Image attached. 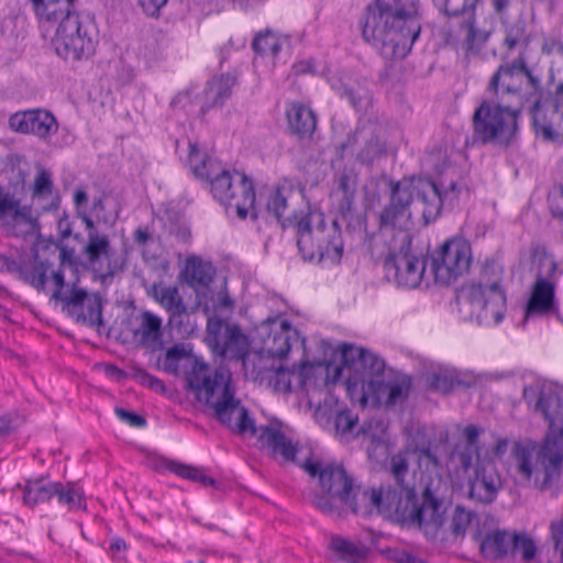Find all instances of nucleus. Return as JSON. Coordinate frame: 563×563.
I'll use <instances>...</instances> for the list:
<instances>
[{
	"label": "nucleus",
	"instance_id": "f257e3e1",
	"mask_svg": "<svg viewBox=\"0 0 563 563\" xmlns=\"http://www.w3.org/2000/svg\"><path fill=\"white\" fill-rule=\"evenodd\" d=\"M189 389L196 399L212 409L214 417L241 435L257 437L261 449L283 462H294L296 446L278 424L256 428L249 411L235 397L231 373L224 368L212 369L200 358H195L187 376Z\"/></svg>",
	"mask_w": 563,
	"mask_h": 563
},
{
	"label": "nucleus",
	"instance_id": "cd10ccee",
	"mask_svg": "<svg viewBox=\"0 0 563 563\" xmlns=\"http://www.w3.org/2000/svg\"><path fill=\"white\" fill-rule=\"evenodd\" d=\"M426 382L435 391L446 394L454 387H472L477 377L471 372H459L453 367L437 365L426 373Z\"/></svg>",
	"mask_w": 563,
	"mask_h": 563
},
{
	"label": "nucleus",
	"instance_id": "49530a36",
	"mask_svg": "<svg viewBox=\"0 0 563 563\" xmlns=\"http://www.w3.org/2000/svg\"><path fill=\"white\" fill-rule=\"evenodd\" d=\"M420 181L429 184L438 198L439 206L437 210V218L439 217L441 209L443 206L453 207L462 192V186L456 181H450V184L446 186L443 183L439 186L434 181L427 179V178H418Z\"/></svg>",
	"mask_w": 563,
	"mask_h": 563
},
{
	"label": "nucleus",
	"instance_id": "aec40b11",
	"mask_svg": "<svg viewBox=\"0 0 563 563\" xmlns=\"http://www.w3.org/2000/svg\"><path fill=\"white\" fill-rule=\"evenodd\" d=\"M79 218L84 222L87 232L82 249L87 265L100 276L112 275L114 271L112 263L114 251L109 236L101 232L86 213H80Z\"/></svg>",
	"mask_w": 563,
	"mask_h": 563
},
{
	"label": "nucleus",
	"instance_id": "412c9836",
	"mask_svg": "<svg viewBox=\"0 0 563 563\" xmlns=\"http://www.w3.org/2000/svg\"><path fill=\"white\" fill-rule=\"evenodd\" d=\"M411 389V379L407 376H398L384 382L369 379L366 387L362 386L360 404L362 406H386L391 407L402 404Z\"/></svg>",
	"mask_w": 563,
	"mask_h": 563
},
{
	"label": "nucleus",
	"instance_id": "1a4fd4ad",
	"mask_svg": "<svg viewBox=\"0 0 563 563\" xmlns=\"http://www.w3.org/2000/svg\"><path fill=\"white\" fill-rule=\"evenodd\" d=\"M539 87L540 78L528 68L520 55L497 68L489 78L484 96L520 110L523 99Z\"/></svg>",
	"mask_w": 563,
	"mask_h": 563
},
{
	"label": "nucleus",
	"instance_id": "a19ab883",
	"mask_svg": "<svg viewBox=\"0 0 563 563\" xmlns=\"http://www.w3.org/2000/svg\"><path fill=\"white\" fill-rule=\"evenodd\" d=\"M335 90L357 111L366 110L371 104L368 90L358 82H341Z\"/></svg>",
	"mask_w": 563,
	"mask_h": 563
},
{
	"label": "nucleus",
	"instance_id": "e2e57ef3",
	"mask_svg": "<svg viewBox=\"0 0 563 563\" xmlns=\"http://www.w3.org/2000/svg\"><path fill=\"white\" fill-rule=\"evenodd\" d=\"M184 351L178 346L170 347L165 353L164 367L166 371L174 372L177 368V362L183 356Z\"/></svg>",
	"mask_w": 563,
	"mask_h": 563
},
{
	"label": "nucleus",
	"instance_id": "423d86ee",
	"mask_svg": "<svg viewBox=\"0 0 563 563\" xmlns=\"http://www.w3.org/2000/svg\"><path fill=\"white\" fill-rule=\"evenodd\" d=\"M482 429L468 424L463 430L464 442L455 445V457L468 475V497L481 504L493 503L503 487L501 475L488 452L481 453L478 438Z\"/></svg>",
	"mask_w": 563,
	"mask_h": 563
},
{
	"label": "nucleus",
	"instance_id": "79ce46f5",
	"mask_svg": "<svg viewBox=\"0 0 563 563\" xmlns=\"http://www.w3.org/2000/svg\"><path fill=\"white\" fill-rule=\"evenodd\" d=\"M56 494L60 505L67 506L69 510L86 509V499L84 492L74 483L62 484L55 482Z\"/></svg>",
	"mask_w": 563,
	"mask_h": 563
},
{
	"label": "nucleus",
	"instance_id": "f704fd0d",
	"mask_svg": "<svg viewBox=\"0 0 563 563\" xmlns=\"http://www.w3.org/2000/svg\"><path fill=\"white\" fill-rule=\"evenodd\" d=\"M188 151V164L197 178L207 180L221 165L208 156L197 143H189Z\"/></svg>",
	"mask_w": 563,
	"mask_h": 563
},
{
	"label": "nucleus",
	"instance_id": "6e6552de",
	"mask_svg": "<svg viewBox=\"0 0 563 563\" xmlns=\"http://www.w3.org/2000/svg\"><path fill=\"white\" fill-rule=\"evenodd\" d=\"M297 245L307 261L336 264L343 254V240L335 220L325 221L320 212H310L297 223Z\"/></svg>",
	"mask_w": 563,
	"mask_h": 563
},
{
	"label": "nucleus",
	"instance_id": "de8ad7c7",
	"mask_svg": "<svg viewBox=\"0 0 563 563\" xmlns=\"http://www.w3.org/2000/svg\"><path fill=\"white\" fill-rule=\"evenodd\" d=\"M158 467H165L169 470L170 472L175 473L176 475L192 481L198 482L203 486H212L214 485V479L205 475L199 468L179 464L173 461L163 460L159 462Z\"/></svg>",
	"mask_w": 563,
	"mask_h": 563
},
{
	"label": "nucleus",
	"instance_id": "13d9d810",
	"mask_svg": "<svg viewBox=\"0 0 563 563\" xmlns=\"http://www.w3.org/2000/svg\"><path fill=\"white\" fill-rule=\"evenodd\" d=\"M356 422L357 417L349 410H341L335 412L334 429L336 435H340L341 438H347L352 433Z\"/></svg>",
	"mask_w": 563,
	"mask_h": 563
},
{
	"label": "nucleus",
	"instance_id": "c9c22d12",
	"mask_svg": "<svg viewBox=\"0 0 563 563\" xmlns=\"http://www.w3.org/2000/svg\"><path fill=\"white\" fill-rule=\"evenodd\" d=\"M512 532L496 530L487 534L482 543V553L488 559H499L510 554Z\"/></svg>",
	"mask_w": 563,
	"mask_h": 563
},
{
	"label": "nucleus",
	"instance_id": "5fc2aeb1",
	"mask_svg": "<svg viewBox=\"0 0 563 563\" xmlns=\"http://www.w3.org/2000/svg\"><path fill=\"white\" fill-rule=\"evenodd\" d=\"M408 452L395 454L390 460V471L396 479L397 486H410L405 482L409 477V460Z\"/></svg>",
	"mask_w": 563,
	"mask_h": 563
},
{
	"label": "nucleus",
	"instance_id": "ddd939ff",
	"mask_svg": "<svg viewBox=\"0 0 563 563\" xmlns=\"http://www.w3.org/2000/svg\"><path fill=\"white\" fill-rule=\"evenodd\" d=\"M302 467L309 475L319 477L320 486L327 494V496H316L314 506L325 514H339L340 506L349 501L353 487V481L343 466L307 461Z\"/></svg>",
	"mask_w": 563,
	"mask_h": 563
},
{
	"label": "nucleus",
	"instance_id": "09e8293b",
	"mask_svg": "<svg viewBox=\"0 0 563 563\" xmlns=\"http://www.w3.org/2000/svg\"><path fill=\"white\" fill-rule=\"evenodd\" d=\"M4 227L11 234L16 236L35 234L37 231L36 220L33 218L27 207H23L22 210L10 220V224H5Z\"/></svg>",
	"mask_w": 563,
	"mask_h": 563
},
{
	"label": "nucleus",
	"instance_id": "680f3d73",
	"mask_svg": "<svg viewBox=\"0 0 563 563\" xmlns=\"http://www.w3.org/2000/svg\"><path fill=\"white\" fill-rule=\"evenodd\" d=\"M335 402L336 401L333 399V397L328 396L324 398L323 404H318L314 411V417L320 424H328L330 422V418L332 416V406Z\"/></svg>",
	"mask_w": 563,
	"mask_h": 563
},
{
	"label": "nucleus",
	"instance_id": "7c9ffc66",
	"mask_svg": "<svg viewBox=\"0 0 563 563\" xmlns=\"http://www.w3.org/2000/svg\"><path fill=\"white\" fill-rule=\"evenodd\" d=\"M234 307L233 300L225 290H214L211 286L207 289L198 290L196 295V303L191 308V312L202 309L203 313L209 317H218V313L231 311Z\"/></svg>",
	"mask_w": 563,
	"mask_h": 563
},
{
	"label": "nucleus",
	"instance_id": "3c124183",
	"mask_svg": "<svg viewBox=\"0 0 563 563\" xmlns=\"http://www.w3.org/2000/svg\"><path fill=\"white\" fill-rule=\"evenodd\" d=\"M284 42L285 40L278 35L272 32H266L264 34H260L253 41V48L260 55L275 57L280 51Z\"/></svg>",
	"mask_w": 563,
	"mask_h": 563
},
{
	"label": "nucleus",
	"instance_id": "864d4df0",
	"mask_svg": "<svg viewBox=\"0 0 563 563\" xmlns=\"http://www.w3.org/2000/svg\"><path fill=\"white\" fill-rule=\"evenodd\" d=\"M511 542V555H519L525 562H531L533 560L537 549L534 541L530 537L512 533Z\"/></svg>",
	"mask_w": 563,
	"mask_h": 563
},
{
	"label": "nucleus",
	"instance_id": "39448f33",
	"mask_svg": "<svg viewBox=\"0 0 563 563\" xmlns=\"http://www.w3.org/2000/svg\"><path fill=\"white\" fill-rule=\"evenodd\" d=\"M439 201L433 188L417 178L402 179L391 186L389 203L379 216L380 229L396 232L401 249L410 245L412 216L421 214L426 223L437 219Z\"/></svg>",
	"mask_w": 563,
	"mask_h": 563
},
{
	"label": "nucleus",
	"instance_id": "9b49d317",
	"mask_svg": "<svg viewBox=\"0 0 563 563\" xmlns=\"http://www.w3.org/2000/svg\"><path fill=\"white\" fill-rule=\"evenodd\" d=\"M214 199L225 206L227 210L245 219L255 205V192L252 180L238 170L224 169L221 165L207 179Z\"/></svg>",
	"mask_w": 563,
	"mask_h": 563
},
{
	"label": "nucleus",
	"instance_id": "4be33fe9",
	"mask_svg": "<svg viewBox=\"0 0 563 563\" xmlns=\"http://www.w3.org/2000/svg\"><path fill=\"white\" fill-rule=\"evenodd\" d=\"M342 150L351 152L360 163L368 166L386 155L385 142L379 136L378 126L373 123L358 126L342 145Z\"/></svg>",
	"mask_w": 563,
	"mask_h": 563
},
{
	"label": "nucleus",
	"instance_id": "f03ea898",
	"mask_svg": "<svg viewBox=\"0 0 563 563\" xmlns=\"http://www.w3.org/2000/svg\"><path fill=\"white\" fill-rule=\"evenodd\" d=\"M523 396L529 402L534 401V410L548 421L549 432L541 444L531 440L515 442L510 453L512 466L519 478L533 481L537 487L545 489L561 476L563 432H555L554 427L563 422V406L552 385H531L525 388Z\"/></svg>",
	"mask_w": 563,
	"mask_h": 563
},
{
	"label": "nucleus",
	"instance_id": "a878e982",
	"mask_svg": "<svg viewBox=\"0 0 563 563\" xmlns=\"http://www.w3.org/2000/svg\"><path fill=\"white\" fill-rule=\"evenodd\" d=\"M9 126L14 132L33 134L46 140L58 130L55 117L42 109L21 111L12 114L9 119Z\"/></svg>",
	"mask_w": 563,
	"mask_h": 563
},
{
	"label": "nucleus",
	"instance_id": "8fccbe9b",
	"mask_svg": "<svg viewBox=\"0 0 563 563\" xmlns=\"http://www.w3.org/2000/svg\"><path fill=\"white\" fill-rule=\"evenodd\" d=\"M528 35L526 32V24L523 21H517L506 27V35L503 41V46L510 53L515 49H521L527 46Z\"/></svg>",
	"mask_w": 563,
	"mask_h": 563
},
{
	"label": "nucleus",
	"instance_id": "69168bd1",
	"mask_svg": "<svg viewBox=\"0 0 563 563\" xmlns=\"http://www.w3.org/2000/svg\"><path fill=\"white\" fill-rule=\"evenodd\" d=\"M115 413L121 420L125 421L132 427H144L146 424V420L143 417L134 412L126 411L122 408H115Z\"/></svg>",
	"mask_w": 563,
	"mask_h": 563
},
{
	"label": "nucleus",
	"instance_id": "bf43d9fd",
	"mask_svg": "<svg viewBox=\"0 0 563 563\" xmlns=\"http://www.w3.org/2000/svg\"><path fill=\"white\" fill-rule=\"evenodd\" d=\"M53 181L51 173L45 169H40L33 184V196L46 198L52 194Z\"/></svg>",
	"mask_w": 563,
	"mask_h": 563
},
{
	"label": "nucleus",
	"instance_id": "b1692460",
	"mask_svg": "<svg viewBox=\"0 0 563 563\" xmlns=\"http://www.w3.org/2000/svg\"><path fill=\"white\" fill-rule=\"evenodd\" d=\"M409 246L406 245L401 249L400 242L391 241L390 249L398 253L393 254L391 258L386 263L389 271H394L395 280L399 286L407 288H415L420 285L426 263L423 260L412 255L409 252Z\"/></svg>",
	"mask_w": 563,
	"mask_h": 563
},
{
	"label": "nucleus",
	"instance_id": "4c0bfd02",
	"mask_svg": "<svg viewBox=\"0 0 563 563\" xmlns=\"http://www.w3.org/2000/svg\"><path fill=\"white\" fill-rule=\"evenodd\" d=\"M56 492L55 482L31 481L23 488V503L29 507H34L51 500Z\"/></svg>",
	"mask_w": 563,
	"mask_h": 563
},
{
	"label": "nucleus",
	"instance_id": "338daca9",
	"mask_svg": "<svg viewBox=\"0 0 563 563\" xmlns=\"http://www.w3.org/2000/svg\"><path fill=\"white\" fill-rule=\"evenodd\" d=\"M390 558L396 563H426L422 559L415 556L405 550L395 549L390 552Z\"/></svg>",
	"mask_w": 563,
	"mask_h": 563
},
{
	"label": "nucleus",
	"instance_id": "f3484780",
	"mask_svg": "<svg viewBox=\"0 0 563 563\" xmlns=\"http://www.w3.org/2000/svg\"><path fill=\"white\" fill-rule=\"evenodd\" d=\"M206 340L214 354L241 361L243 367L244 360L253 354L249 352L250 342L241 328L220 318L209 317Z\"/></svg>",
	"mask_w": 563,
	"mask_h": 563
},
{
	"label": "nucleus",
	"instance_id": "4d7b16f0",
	"mask_svg": "<svg viewBox=\"0 0 563 563\" xmlns=\"http://www.w3.org/2000/svg\"><path fill=\"white\" fill-rule=\"evenodd\" d=\"M23 207L9 194L0 191V222L4 227L12 220Z\"/></svg>",
	"mask_w": 563,
	"mask_h": 563
},
{
	"label": "nucleus",
	"instance_id": "ea45409f",
	"mask_svg": "<svg viewBox=\"0 0 563 563\" xmlns=\"http://www.w3.org/2000/svg\"><path fill=\"white\" fill-rule=\"evenodd\" d=\"M55 272L52 271L51 274ZM57 272L62 273L60 269ZM48 273L49 265L47 263L34 261L30 266H22L20 264V271L16 272V275L36 289H44L47 280L53 283L52 275L48 277Z\"/></svg>",
	"mask_w": 563,
	"mask_h": 563
},
{
	"label": "nucleus",
	"instance_id": "393cba45",
	"mask_svg": "<svg viewBox=\"0 0 563 563\" xmlns=\"http://www.w3.org/2000/svg\"><path fill=\"white\" fill-rule=\"evenodd\" d=\"M153 299L168 313V323L180 333H188L187 328L191 309H188L177 286L164 283L154 284L151 288Z\"/></svg>",
	"mask_w": 563,
	"mask_h": 563
},
{
	"label": "nucleus",
	"instance_id": "0e129e2a",
	"mask_svg": "<svg viewBox=\"0 0 563 563\" xmlns=\"http://www.w3.org/2000/svg\"><path fill=\"white\" fill-rule=\"evenodd\" d=\"M550 529L555 550L563 552V518L552 521Z\"/></svg>",
	"mask_w": 563,
	"mask_h": 563
},
{
	"label": "nucleus",
	"instance_id": "473e14b6",
	"mask_svg": "<svg viewBox=\"0 0 563 563\" xmlns=\"http://www.w3.org/2000/svg\"><path fill=\"white\" fill-rule=\"evenodd\" d=\"M384 500V489H361L360 487H352L349 501L343 503L354 514L362 516H369L374 510L382 514Z\"/></svg>",
	"mask_w": 563,
	"mask_h": 563
},
{
	"label": "nucleus",
	"instance_id": "6ab92c4d",
	"mask_svg": "<svg viewBox=\"0 0 563 563\" xmlns=\"http://www.w3.org/2000/svg\"><path fill=\"white\" fill-rule=\"evenodd\" d=\"M445 486L440 481L434 486L428 485L421 496L412 523L429 539H435L446 522V503L441 495V488Z\"/></svg>",
	"mask_w": 563,
	"mask_h": 563
},
{
	"label": "nucleus",
	"instance_id": "2f4dec72",
	"mask_svg": "<svg viewBox=\"0 0 563 563\" xmlns=\"http://www.w3.org/2000/svg\"><path fill=\"white\" fill-rule=\"evenodd\" d=\"M214 267L211 263L202 261L201 257L191 255L186 258L184 267V278L187 284L195 289L205 290L211 286L214 277Z\"/></svg>",
	"mask_w": 563,
	"mask_h": 563
},
{
	"label": "nucleus",
	"instance_id": "9d476101",
	"mask_svg": "<svg viewBox=\"0 0 563 563\" xmlns=\"http://www.w3.org/2000/svg\"><path fill=\"white\" fill-rule=\"evenodd\" d=\"M520 110L483 97L473 115L474 135L483 143L508 145L517 132V120Z\"/></svg>",
	"mask_w": 563,
	"mask_h": 563
},
{
	"label": "nucleus",
	"instance_id": "774afa93",
	"mask_svg": "<svg viewBox=\"0 0 563 563\" xmlns=\"http://www.w3.org/2000/svg\"><path fill=\"white\" fill-rule=\"evenodd\" d=\"M140 379L143 385H146L156 391H165V386L163 382L150 374H141Z\"/></svg>",
	"mask_w": 563,
	"mask_h": 563
},
{
	"label": "nucleus",
	"instance_id": "37998d69",
	"mask_svg": "<svg viewBox=\"0 0 563 563\" xmlns=\"http://www.w3.org/2000/svg\"><path fill=\"white\" fill-rule=\"evenodd\" d=\"M357 187V174L353 169H345L338 178V195L342 196L341 211L349 212L354 203Z\"/></svg>",
	"mask_w": 563,
	"mask_h": 563
},
{
	"label": "nucleus",
	"instance_id": "dca6fc26",
	"mask_svg": "<svg viewBox=\"0 0 563 563\" xmlns=\"http://www.w3.org/2000/svg\"><path fill=\"white\" fill-rule=\"evenodd\" d=\"M206 340L214 354L241 361L243 367L244 360L253 354L249 352L250 342L241 328L220 318L209 317Z\"/></svg>",
	"mask_w": 563,
	"mask_h": 563
},
{
	"label": "nucleus",
	"instance_id": "0eeeda50",
	"mask_svg": "<svg viewBox=\"0 0 563 563\" xmlns=\"http://www.w3.org/2000/svg\"><path fill=\"white\" fill-rule=\"evenodd\" d=\"M503 267L497 263H486L478 282L465 284L459 291L461 308L468 310L471 319L479 325H496L505 317L506 292L501 288Z\"/></svg>",
	"mask_w": 563,
	"mask_h": 563
},
{
	"label": "nucleus",
	"instance_id": "a211bd4d",
	"mask_svg": "<svg viewBox=\"0 0 563 563\" xmlns=\"http://www.w3.org/2000/svg\"><path fill=\"white\" fill-rule=\"evenodd\" d=\"M53 285L55 287L52 297L62 300L69 314L77 322L96 325L101 323V299L97 294H88L81 288H74L69 295H63L65 278L63 273L52 274Z\"/></svg>",
	"mask_w": 563,
	"mask_h": 563
},
{
	"label": "nucleus",
	"instance_id": "e433bc0d",
	"mask_svg": "<svg viewBox=\"0 0 563 563\" xmlns=\"http://www.w3.org/2000/svg\"><path fill=\"white\" fill-rule=\"evenodd\" d=\"M234 78L231 76H221L212 79L205 90V108H211L223 104L231 96Z\"/></svg>",
	"mask_w": 563,
	"mask_h": 563
},
{
	"label": "nucleus",
	"instance_id": "2eb2a0df",
	"mask_svg": "<svg viewBox=\"0 0 563 563\" xmlns=\"http://www.w3.org/2000/svg\"><path fill=\"white\" fill-rule=\"evenodd\" d=\"M472 261L470 242L455 236L446 240L432 254L430 268L437 283L449 285L468 272Z\"/></svg>",
	"mask_w": 563,
	"mask_h": 563
},
{
	"label": "nucleus",
	"instance_id": "c03bdc74",
	"mask_svg": "<svg viewBox=\"0 0 563 563\" xmlns=\"http://www.w3.org/2000/svg\"><path fill=\"white\" fill-rule=\"evenodd\" d=\"M306 371L307 367L305 365L300 368L299 372L278 367L274 369L267 382L271 386H273L274 390L279 393H287L291 390L292 379H296L297 386H303V373Z\"/></svg>",
	"mask_w": 563,
	"mask_h": 563
},
{
	"label": "nucleus",
	"instance_id": "72a5a7b5",
	"mask_svg": "<svg viewBox=\"0 0 563 563\" xmlns=\"http://www.w3.org/2000/svg\"><path fill=\"white\" fill-rule=\"evenodd\" d=\"M553 298L554 287L552 283L544 278H539L528 301L525 319L549 312L553 307Z\"/></svg>",
	"mask_w": 563,
	"mask_h": 563
},
{
	"label": "nucleus",
	"instance_id": "6e6d98bb",
	"mask_svg": "<svg viewBox=\"0 0 563 563\" xmlns=\"http://www.w3.org/2000/svg\"><path fill=\"white\" fill-rule=\"evenodd\" d=\"M474 518L473 512L462 506H456L450 525L452 533L457 537H463Z\"/></svg>",
	"mask_w": 563,
	"mask_h": 563
},
{
	"label": "nucleus",
	"instance_id": "f8f14e48",
	"mask_svg": "<svg viewBox=\"0 0 563 563\" xmlns=\"http://www.w3.org/2000/svg\"><path fill=\"white\" fill-rule=\"evenodd\" d=\"M439 10L459 19L460 48L464 60L471 64L482 57L490 33L476 26L475 5L478 0H433Z\"/></svg>",
	"mask_w": 563,
	"mask_h": 563
},
{
	"label": "nucleus",
	"instance_id": "c85d7f7f",
	"mask_svg": "<svg viewBox=\"0 0 563 563\" xmlns=\"http://www.w3.org/2000/svg\"><path fill=\"white\" fill-rule=\"evenodd\" d=\"M375 543V534L372 531H367L364 538L356 537L353 540L340 536L332 537L330 549L346 563H361Z\"/></svg>",
	"mask_w": 563,
	"mask_h": 563
},
{
	"label": "nucleus",
	"instance_id": "58836bf2",
	"mask_svg": "<svg viewBox=\"0 0 563 563\" xmlns=\"http://www.w3.org/2000/svg\"><path fill=\"white\" fill-rule=\"evenodd\" d=\"M135 335L145 345L157 343L162 336V319L153 312H143Z\"/></svg>",
	"mask_w": 563,
	"mask_h": 563
},
{
	"label": "nucleus",
	"instance_id": "052dcab7",
	"mask_svg": "<svg viewBox=\"0 0 563 563\" xmlns=\"http://www.w3.org/2000/svg\"><path fill=\"white\" fill-rule=\"evenodd\" d=\"M274 358L273 356H268L267 354H264V358L262 361L260 360H256L255 361V367L256 369L258 371V376H253V375H247L245 373V375L254 380H268L269 379V376L272 375V373L274 372L275 369V365H274Z\"/></svg>",
	"mask_w": 563,
	"mask_h": 563
},
{
	"label": "nucleus",
	"instance_id": "5701e85b",
	"mask_svg": "<svg viewBox=\"0 0 563 563\" xmlns=\"http://www.w3.org/2000/svg\"><path fill=\"white\" fill-rule=\"evenodd\" d=\"M341 357L342 367H333V380H336L344 371H349L354 374L355 380L360 378L363 382L362 386L366 387L367 382L374 379L372 376L379 374L384 368L382 358L357 346L343 345Z\"/></svg>",
	"mask_w": 563,
	"mask_h": 563
},
{
	"label": "nucleus",
	"instance_id": "a18cd8bd",
	"mask_svg": "<svg viewBox=\"0 0 563 563\" xmlns=\"http://www.w3.org/2000/svg\"><path fill=\"white\" fill-rule=\"evenodd\" d=\"M287 188H278L271 196L267 201V211L272 213L283 227L291 224L290 216L292 212L286 213L288 209V194Z\"/></svg>",
	"mask_w": 563,
	"mask_h": 563
},
{
	"label": "nucleus",
	"instance_id": "7ed1b4c3",
	"mask_svg": "<svg viewBox=\"0 0 563 563\" xmlns=\"http://www.w3.org/2000/svg\"><path fill=\"white\" fill-rule=\"evenodd\" d=\"M418 0H376L366 8L363 37L387 57L402 55L420 34Z\"/></svg>",
	"mask_w": 563,
	"mask_h": 563
},
{
	"label": "nucleus",
	"instance_id": "c756f323",
	"mask_svg": "<svg viewBox=\"0 0 563 563\" xmlns=\"http://www.w3.org/2000/svg\"><path fill=\"white\" fill-rule=\"evenodd\" d=\"M287 125L298 139H310L317 128V115L307 104L294 101L286 107Z\"/></svg>",
	"mask_w": 563,
	"mask_h": 563
},
{
	"label": "nucleus",
	"instance_id": "603ef678",
	"mask_svg": "<svg viewBox=\"0 0 563 563\" xmlns=\"http://www.w3.org/2000/svg\"><path fill=\"white\" fill-rule=\"evenodd\" d=\"M364 441L368 442L367 451L372 455L373 452L384 446L386 442V427L383 421L375 420L368 422L367 427L363 430Z\"/></svg>",
	"mask_w": 563,
	"mask_h": 563
},
{
	"label": "nucleus",
	"instance_id": "bb28decb",
	"mask_svg": "<svg viewBox=\"0 0 563 563\" xmlns=\"http://www.w3.org/2000/svg\"><path fill=\"white\" fill-rule=\"evenodd\" d=\"M419 503L411 486L384 489L382 514L402 523H412Z\"/></svg>",
	"mask_w": 563,
	"mask_h": 563
},
{
	"label": "nucleus",
	"instance_id": "20e7f679",
	"mask_svg": "<svg viewBox=\"0 0 563 563\" xmlns=\"http://www.w3.org/2000/svg\"><path fill=\"white\" fill-rule=\"evenodd\" d=\"M44 36H52L64 59H81L95 49L93 26L76 12L78 0H27Z\"/></svg>",
	"mask_w": 563,
	"mask_h": 563
},
{
	"label": "nucleus",
	"instance_id": "4468645a",
	"mask_svg": "<svg viewBox=\"0 0 563 563\" xmlns=\"http://www.w3.org/2000/svg\"><path fill=\"white\" fill-rule=\"evenodd\" d=\"M256 338L262 346L244 360V372L247 375L258 376L255 367V361H262L264 354L268 356L283 358L290 351L291 346L298 342V331L283 318H268L256 328Z\"/></svg>",
	"mask_w": 563,
	"mask_h": 563
}]
</instances>
